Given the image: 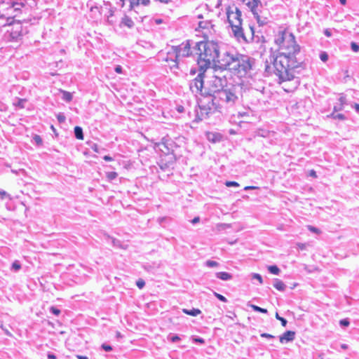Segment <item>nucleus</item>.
Segmentation results:
<instances>
[{
  "label": "nucleus",
  "mask_w": 359,
  "mask_h": 359,
  "mask_svg": "<svg viewBox=\"0 0 359 359\" xmlns=\"http://www.w3.org/2000/svg\"><path fill=\"white\" fill-rule=\"evenodd\" d=\"M191 45L189 40L183 41L177 46H172V50L168 53V55H174L175 61H177L180 57H189L192 54Z\"/></svg>",
  "instance_id": "obj_8"
},
{
  "label": "nucleus",
  "mask_w": 359,
  "mask_h": 359,
  "mask_svg": "<svg viewBox=\"0 0 359 359\" xmlns=\"http://www.w3.org/2000/svg\"><path fill=\"white\" fill-rule=\"evenodd\" d=\"M297 245L301 248V249H304L305 247H306V245L304 244V243H298Z\"/></svg>",
  "instance_id": "obj_51"
},
{
  "label": "nucleus",
  "mask_w": 359,
  "mask_h": 359,
  "mask_svg": "<svg viewBox=\"0 0 359 359\" xmlns=\"http://www.w3.org/2000/svg\"><path fill=\"white\" fill-rule=\"evenodd\" d=\"M252 188H253V187H245V189H252Z\"/></svg>",
  "instance_id": "obj_62"
},
{
  "label": "nucleus",
  "mask_w": 359,
  "mask_h": 359,
  "mask_svg": "<svg viewBox=\"0 0 359 359\" xmlns=\"http://www.w3.org/2000/svg\"><path fill=\"white\" fill-rule=\"evenodd\" d=\"M50 310L53 312V313H54L56 316H57L60 313V311L55 307H51Z\"/></svg>",
  "instance_id": "obj_38"
},
{
  "label": "nucleus",
  "mask_w": 359,
  "mask_h": 359,
  "mask_svg": "<svg viewBox=\"0 0 359 359\" xmlns=\"http://www.w3.org/2000/svg\"><path fill=\"white\" fill-rule=\"evenodd\" d=\"M206 264L210 267H215L218 266V263L215 261L208 260Z\"/></svg>",
  "instance_id": "obj_29"
},
{
  "label": "nucleus",
  "mask_w": 359,
  "mask_h": 359,
  "mask_svg": "<svg viewBox=\"0 0 359 359\" xmlns=\"http://www.w3.org/2000/svg\"><path fill=\"white\" fill-rule=\"evenodd\" d=\"M203 73H200L196 78H195L190 85V90L197 94L201 95V98H203L204 96H207L205 93L203 92Z\"/></svg>",
  "instance_id": "obj_10"
},
{
  "label": "nucleus",
  "mask_w": 359,
  "mask_h": 359,
  "mask_svg": "<svg viewBox=\"0 0 359 359\" xmlns=\"http://www.w3.org/2000/svg\"><path fill=\"white\" fill-rule=\"evenodd\" d=\"M63 93V99L67 102H70L72 100V95L67 91H62Z\"/></svg>",
  "instance_id": "obj_22"
},
{
  "label": "nucleus",
  "mask_w": 359,
  "mask_h": 359,
  "mask_svg": "<svg viewBox=\"0 0 359 359\" xmlns=\"http://www.w3.org/2000/svg\"><path fill=\"white\" fill-rule=\"evenodd\" d=\"M159 1L162 2V3H165V4H168V2H170L171 0H158Z\"/></svg>",
  "instance_id": "obj_56"
},
{
  "label": "nucleus",
  "mask_w": 359,
  "mask_h": 359,
  "mask_svg": "<svg viewBox=\"0 0 359 359\" xmlns=\"http://www.w3.org/2000/svg\"><path fill=\"white\" fill-rule=\"evenodd\" d=\"M103 158L106 161H111L113 160V158L109 156H104Z\"/></svg>",
  "instance_id": "obj_48"
},
{
  "label": "nucleus",
  "mask_w": 359,
  "mask_h": 359,
  "mask_svg": "<svg viewBox=\"0 0 359 359\" xmlns=\"http://www.w3.org/2000/svg\"><path fill=\"white\" fill-rule=\"evenodd\" d=\"M215 295L217 297V299H219L220 301L223 302H226L227 301L226 297H224L223 295L220 294L215 293Z\"/></svg>",
  "instance_id": "obj_34"
},
{
  "label": "nucleus",
  "mask_w": 359,
  "mask_h": 359,
  "mask_svg": "<svg viewBox=\"0 0 359 359\" xmlns=\"http://www.w3.org/2000/svg\"><path fill=\"white\" fill-rule=\"evenodd\" d=\"M102 348H103L104 351H111V350H112L111 346H109V345H107V344H102Z\"/></svg>",
  "instance_id": "obj_37"
},
{
  "label": "nucleus",
  "mask_w": 359,
  "mask_h": 359,
  "mask_svg": "<svg viewBox=\"0 0 359 359\" xmlns=\"http://www.w3.org/2000/svg\"><path fill=\"white\" fill-rule=\"evenodd\" d=\"M253 278L257 279L260 283H263V279H262V276L258 273H254Z\"/></svg>",
  "instance_id": "obj_36"
},
{
  "label": "nucleus",
  "mask_w": 359,
  "mask_h": 359,
  "mask_svg": "<svg viewBox=\"0 0 359 359\" xmlns=\"http://www.w3.org/2000/svg\"><path fill=\"white\" fill-rule=\"evenodd\" d=\"M309 175L314 178H316L317 177L316 172L313 170H311L309 171Z\"/></svg>",
  "instance_id": "obj_46"
},
{
  "label": "nucleus",
  "mask_w": 359,
  "mask_h": 359,
  "mask_svg": "<svg viewBox=\"0 0 359 359\" xmlns=\"http://www.w3.org/2000/svg\"><path fill=\"white\" fill-rule=\"evenodd\" d=\"M116 336H117V337H122V336L119 332H116Z\"/></svg>",
  "instance_id": "obj_59"
},
{
  "label": "nucleus",
  "mask_w": 359,
  "mask_h": 359,
  "mask_svg": "<svg viewBox=\"0 0 359 359\" xmlns=\"http://www.w3.org/2000/svg\"><path fill=\"white\" fill-rule=\"evenodd\" d=\"M251 308L255 311H258V312H260V313H267V310L266 309H263V308H261L258 306H256V305H251Z\"/></svg>",
  "instance_id": "obj_21"
},
{
  "label": "nucleus",
  "mask_w": 359,
  "mask_h": 359,
  "mask_svg": "<svg viewBox=\"0 0 359 359\" xmlns=\"http://www.w3.org/2000/svg\"><path fill=\"white\" fill-rule=\"evenodd\" d=\"M268 270L269 271L270 273L275 274V275H278L280 273V269L276 265H272V266H268Z\"/></svg>",
  "instance_id": "obj_20"
},
{
  "label": "nucleus",
  "mask_w": 359,
  "mask_h": 359,
  "mask_svg": "<svg viewBox=\"0 0 359 359\" xmlns=\"http://www.w3.org/2000/svg\"><path fill=\"white\" fill-rule=\"evenodd\" d=\"M320 58L323 62H326L328 60V55L326 52H322L320 54Z\"/></svg>",
  "instance_id": "obj_26"
},
{
  "label": "nucleus",
  "mask_w": 359,
  "mask_h": 359,
  "mask_svg": "<svg viewBox=\"0 0 359 359\" xmlns=\"http://www.w3.org/2000/svg\"><path fill=\"white\" fill-rule=\"evenodd\" d=\"M20 4L11 0L3 1L0 3V18H6L7 20L13 18V13L16 10L19 9Z\"/></svg>",
  "instance_id": "obj_9"
},
{
  "label": "nucleus",
  "mask_w": 359,
  "mask_h": 359,
  "mask_svg": "<svg viewBox=\"0 0 359 359\" xmlns=\"http://www.w3.org/2000/svg\"><path fill=\"white\" fill-rule=\"evenodd\" d=\"M122 23L128 27H132L133 26V20L128 16H125L124 18H123Z\"/></svg>",
  "instance_id": "obj_19"
},
{
  "label": "nucleus",
  "mask_w": 359,
  "mask_h": 359,
  "mask_svg": "<svg viewBox=\"0 0 359 359\" xmlns=\"http://www.w3.org/2000/svg\"><path fill=\"white\" fill-rule=\"evenodd\" d=\"M93 149L95 151V152H98V147L97 144H94L93 147Z\"/></svg>",
  "instance_id": "obj_52"
},
{
  "label": "nucleus",
  "mask_w": 359,
  "mask_h": 359,
  "mask_svg": "<svg viewBox=\"0 0 359 359\" xmlns=\"http://www.w3.org/2000/svg\"><path fill=\"white\" fill-rule=\"evenodd\" d=\"M34 139L38 145L42 144V139L39 135H36Z\"/></svg>",
  "instance_id": "obj_32"
},
{
  "label": "nucleus",
  "mask_w": 359,
  "mask_h": 359,
  "mask_svg": "<svg viewBox=\"0 0 359 359\" xmlns=\"http://www.w3.org/2000/svg\"><path fill=\"white\" fill-rule=\"evenodd\" d=\"M275 317H276V318L277 320H280V319L282 318V317H280V316H279V314H278V312H276V313Z\"/></svg>",
  "instance_id": "obj_54"
},
{
  "label": "nucleus",
  "mask_w": 359,
  "mask_h": 359,
  "mask_svg": "<svg viewBox=\"0 0 359 359\" xmlns=\"http://www.w3.org/2000/svg\"><path fill=\"white\" fill-rule=\"evenodd\" d=\"M196 73V69L190 70V74L191 75H194Z\"/></svg>",
  "instance_id": "obj_55"
},
{
  "label": "nucleus",
  "mask_w": 359,
  "mask_h": 359,
  "mask_svg": "<svg viewBox=\"0 0 359 359\" xmlns=\"http://www.w3.org/2000/svg\"><path fill=\"white\" fill-rule=\"evenodd\" d=\"M208 83L212 95L209 93L208 96L199 98L198 107L201 114L208 115L224 107L232 106L242 95L241 90L235 87L224 89L226 83L224 77L212 75Z\"/></svg>",
  "instance_id": "obj_2"
},
{
  "label": "nucleus",
  "mask_w": 359,
  "mask_h": 359,
  "mask_svg": "<svg viewBox=\"0 0 359 359\" xmlns=\"http://www.w3.org/2000/svg\"><path fill=\"white\" fill-rule=\"evenodd\" d=\"M339 324L342 326L347 327L349 325L350 323L347 319H342L339 321Z\"/></svg>",
  "instance_id": "obj_33"
},
{
  "label": "nucleus",
  "mask_w": 359,
  "mask_h": 359,
  "mask_svg": "<svg viewBox=\"0 0 359 359\" xmlns=\"http://www.w3.org/2000/svg\"><path fill=\"white\" fill-rule=\"evenodd\" d=\"M217 277L223 280H230L231 278V275L227 272H219L216 274Z\"/></svg>",
  "instance_id": "obj_17"
},
{
  "label": "nucleus",
  "mask_w": 359,
  "mask_h": 359,
  "mask_svg": "<svg viewBox=\"0 0 359 359\" xmlns=\"http://www.w3.org/2000/svg\"><path fill=\"white\" fill-rule=\"evenodd\" d=\"M196 46L200 51L198 64L201 69L205 71L211 66L215 67L220 56L218 43L213 40L208 39L198 42Z\"/></svg>",
  "instance_id": "obj_5"
},
{
  "label": "nucleus",
  "mask_w": 359,
  "mask_h": 359,
  "mask_svg": "<svg viewBox=\"0 0 359 359\" xmlns=\"http://www.w3.org/2000/svg\"><path fill=\"white\" fill-rule=\"evenodd\" d=\"M252 60L248 56L225 52L220 55L215 68L229 70L243 77L252 69Z\"/></svg>",
  "instance_id": "obj_3"
},
{
  "label": "nucleus",
  "mask_w": 359,
  "mask_h": 359,
  "mask_svg": "<svg viewBox=\"0 0 359 359\" xmlns=\"http://www.w3.org/2000/svg\"><path fill=\"white\" fill-rule=\"evenodd\" d=\"M243 2L250 9L259 22V8L262 7L261 1L259 0H243Z\"/></svg>",
  "instance_id": "obj_11"
},
{
  "label": "nucleus",
  "mask_w": 359,
  "mask_h": 359,
  "mask_svg": "<svg viewBox=\"0 0 359 359\" xmlns=\"http://www.w3.org/2000/svg\"><path fill=\"white\" fill-rule=\"evenodd\" d=\"M341 347L343 348V349H346L348 348V346L346 344H341Z\"/></svg>",
  "instance_id": "obj_57"
},
{
  "label": "nucleus",
  "mask_w": 359,
  "mask_h": 359,
  "mask_svg": "<svg viewBox=\"0 0 359 359\" xmlns=\"http://www.w3.org/2000/svg\"><path fill=\"white\" fill-rule=\"evenodd\" d=\"M6 198H8L10 200L12 199V198L10 196V194H8L6 191H0V200H4Z\"/></svg>",
  "instance_id": "obj_23"
},
{
  "label": "nucleus",
  "mask_w": 359,
  "mask_h": 359,
  "mask_svg": "<svg viewBox=\"0 0 359 359\" xmlns=\"http://www.w3.org/2000/svg\"><path fill=\"white\" fill-rule=\"evenodd\" d=\"M295 332L294 331H286L280 337V342L282 344L287 343L289 341H292L294 340L295 337Z\"/></svg>",
  "instance_id": "obj_13"
},
{
  "label": "nucleus",
  "mask_w": 359,
  "mask_h": 359,
  "mask_svg": "<svg viewBox=\"0 0 359 359\" xmlns=\"http://www.w3.org/2000/svg\"><path fill=\"white\" fill-rule=\"evenodd\" d=\"M12 267L15 271H18L20 269L21 265L17 261H15L13 263Z\"/></svg>",
  "instance_id": "obj_30"
},
{
  "label": "nucleus",
  "mask_w": 359,
  "mask_h": 359,
  "mask_svg": "<svg viewBox=\"0 0 359 359\" xmlns=\"http://www.w3.org/2000/svg\"><path fill=\"white\" fill-rule=\"evenodd\" d=\"M7 32L11 41H18L28 33L27 27L21 21H13L7 25Z\"/></svg>",
  "instance_id": "obj_7"
},
{
  "label": "nucleus",
  "mask_w": 359,
  "mask_h": 359,
  "mask_svg": "<svg viewBox=\"0 0 359 359\" xmlns=\"http://www.w3.org/2000/svg\"><path fill=\"white\" fill-rule=\"evenodd\" d=\"M339 1L342 5H345L346 3V0H339Z\"/></svg>",
  "instance_id": "obj_58"
},
{
  "label": "nucleus",
  "mask_w": 359,
  "mask_h": 359,
  "mask_svg": "<svg viewBox=\"0 0 359 359\" xmlns=\"http://www.w3.org/2000/svg\"><path fill=\"white\" fill-rule=\"evenodd\" d=\"M184 107H183V106H181V105H180V106H178V107H177V111L178 112H180V113L183 112V111H184Z\"/></svg>",
  "instance_id": "obj_47"
},
{
  "label": "nucleus",
  "mask_w": 359,
  "mask_h": 359,
  "mask_svg": "<svg viewBox=\"0 0 359 359\" xmlns=\"http://www.w3.org/2000/svg\"><path fill=\"white\" fill-rule=\"evenodd\" d=\"M76 358L78 359H88V358L87 356H85V355H76Z\"/></svg>",
  "instance_id": "obj_50"
},
{
  "label": "nucleus",
  "mask_w": 359,
  "mask_h": 359,
  "mask_svg": "<svg viewBox=\"0 0 359 359\" xmlns=\"http://www.w3.org/2000/svg\"><path fill=\"white\" fill-rule=\"evenodd\" d=\"M261 337H265V338H269V339L273 338V335H271L270 334H267V333H262V334H261Z\"/></svg>",
  "instance_id": "obj_39"
},
{
  "label": "nucleus",
  "mask_w": 359,
  "mask_h": 359,
  "mask_svg": "<svg viewBox=\"0 0 359 359\" xmlns=\"http://www.w3.org/2000/svg\"><path fill=\"white\" fill-rule=\"evenodd\" d=\"M170 339H171V341L172 342H175L177 341H180V337H178L177 335H175V336L172 337Z\"/></svg>",
  "instance_id": "obj_42"
},
{
  "label": "nucleus",
  "mask_w": 359,
  "mask_h": 359,
  "mask_svg": "<svg viewBox=\"0 0 359 359\" xmlns=\"http://www.w3.org/2000/svg\"><path fill=\"white\" fill-rule=\"evenodd\" d=\"M115 72L118 74H121L122 72V68L120 65L116 66L115 68Z\"/></svg>",
  "instance_id": "obj_44"
},
{
  "label": "nucleus",
  "mask_w": 359,
  "mask_h": 359,
  "mask_svg": "<svg viewBox=\"0 0 359 359\" xmlns=\"http://www.w3.org/2000/svg\"><path fill=\"white\" fill-rule=\"evenodd\" d=\"M273 286L276 289L279 291H283L285 288V285L283 281L279 279H276L274 282Z\"/></svg>",
  "instance_id": "obj_16"
},
{
  "label": "nucleus",
  "mask_w": 359,
  "mask_h": 359,
  "mask_svg": "<svg viewBox=\"0 0 359 359\" xmlns=\"http://www.w3.org/2000/svg\"><path fill=\"white\" fill-rule=\"evenodd\" d=\"M273 41L278 50L273 60V72L278 77L282 88L286 92H292L299 84L296 69L302 67V62L297 58L301 46L287 28L278 31L274 34Z\"/></svg>",
  "instance_id": "obj_1"
},
{
  "label": "nucleus",
  "mask_w": 359,
  "mask_h": 359,
  "mask_svg": "<svg viewBox=\"0 0 359 359\" xmlns=\"http://www.w3.org/2000/svg\"><path fill=\"white\" fill-rule=\"evenodd\" d=\"M354 108L358 112H359V104L355 103L354 104Z\"/></svg>",
  "instance_id": "obj_53"
},
{
  "label": "nucleus",
  "mask_w": 359,
  "mask_h": 359,
  "mask_svg": "<svg viewBox=\"0 0 359 359\" xmlns=\"http://www.w3.org/2000/svg\"><path fill=\"white\" fill-rule=\"evenodd\" d=\"M227 22L231 28L234 36L238 39L242 38L247 41V36L252 39L255 31L252 27L249 26L246 30L243 27V19L241 10L234 4L228 5L226 8Z\"/></svg>",
  "instance_id": "obj_4"
},
{
  "label": "nucleus",
  "mask_w": 359,
  "mask_h": 359,
  "mask_svg": "<svg viewBox=\"0 0 359 359\" xmlns=\"http://www.w3.org/2000/svg\"><path fill=\"white\" fill-rule=\"evenodd\" d=\"M207 136L208 140L212 142H219L222 138V136L219 134L217 133H208L207 134Z\"/></svg>",
  "instance_id": "obj_14"
},
{
  "label": "nucleus",
  "mask_w": 359,
  "mask_h": 359,
  "mask_svg": "<svg viewBox=\"0 0 359 359\" xmlns=\"http://www.w3.org/2000/svg\"><path fill=\"white\" fill-rule=\"evenodd\" d=\"M122 2V6H124L126 4H129V7L133 8V7L142 4L147 6L149 4V0H121Z\"/></svg>",
  "instance_id": "obj_12"
},
{
  "label": "nucleus",
  "mask_w": 359,
  "mask_h": 359,
  "mask_svg": "<svg viewBox=\"0 0 359 359\" xmlns=\"http://www.w3.org/2000/svg\"><path fill=\"white\" fill-rule=\"evenodd\" d=\"M57 118L60 123H63L65 121V116L62 114H57Z\"/></svg>",
  "instance_id": "obj_35"
},
{
  "label": "nucleus",
  "mask_w": 359,
  "mask_h": 359,
  "mask_svg": "<svg viewBox=\"0 0 359 359\" xmlns=\"http://www.w3.org/2000/svg\"><path fill=\"white\" fill-rule=\"evenodd\" d=\"M74 134L76 137V139L82 140H83V134L82 128L79 126H76L74 128Z\"/></svg>",
  "instance_id": "obj_18"
},
{
  "label": "nucleus",
  "mask_w": 359,
  "mask_h": 359,
  "mask_svg": "<svg viewBox=\"0 0 359 359\" xmlns=\"http://www.w3.org/2000/svg\"><path fill=\"white\" fill-rule=\"evenodd\" d=\"M156 23L159 24V23L162 22V20H161V19L156 20Z\"/></svg>",
  "instance_id": "obj_60"
},
{
  "label": "nucleus",
  "mask_w": 359,
  "mask_h": 359,
  "mask_svg": "<svg viewBox=\"0 0 359 359\" xmlns=\"http://www.w3.org/2000/svg\"><path fill=\"white\" fill-rule=\"evenodd\" d=\"M308 229H309L311 231H312V232H313V233H317V234H320V233H321V231H320L319 229H318V228H316V227H314V226H308Z\"/></svg>",
  "instance_id": "obj_28"
},
{
  "label": "nucleus",
  "mask_w": 359,
  "mask_h": 359,
  "mask_svg": "<svg viewBox=\"0 0 359 359\" xmlns=\"http://www.w3.org/2000/svg\"><path fill=\"white\" fill-rule=\"evenodd\" d=\"M319 357H320V359H323V355H319Z\"/></svg>",
  "instance_id": "obj_64"
},
{
  "label": "nucleus",
  "mask_w": 359,
  "mask_h": 359,
  "mask_svg": "<svg viewBox=\"0 0 359 359\" xmlns=\"http://www.w3.org/2000/svg\"><path fill=\"white\" fill-rule=\"evenodd\" d=\"M195 342L203 344L205 342L204 339L202 338H194L193 339Z\"/></svg>",
  "instance_id": "obj_40"
},
{
  "label": "nucleus",
  "mask_w": 359,
  "mask_h": 359,
  "mask_svg": "<svg viewBox=\"0 0 359 359\" xmlns=\"http://www.w3.org/2000/svg\"><path fill=\"white\" fill-rule=\"evenodd\" d=\"M117 173L116 172H109L107 174V177L109 180H112L117 177Z\"/></svg>",
  "instance_id": "obj_24"
},
{
  "label": "nucleus",
  "mask_w": 359,
  "mask_h": 359,
  "mask_svg": "<svg viewBox=\"0 0 359 359\" xmlns=\"http://www.w3.org/2000/svg\"><path fill=\"white\" fill-rule=\"evenodd\" d=\"M338 116L339 118H344V116L342 114H339Z\"/></svg>",
  "instance_id": "obj_61"
},
{
  "label": "nucleus",
  "mask_w": 359,
  "mask_h": 359,
  "mask_svg": "<svg viewBox=\"0 0 359 359\" xmlns=\"http://www.w3.org/2000/svg\"><path fill=\"white\" fill-rule=\"evenodd\" d=\"M280 323H281L282 326H283V327H285V326H286V325H287V320H286L284 318H283V317H282V318L280 319Z\"/></svg>",
  "instance_id": "obj_43"
},
{
  "label": "nucleus",
  "mask_w": 359,
  "mask_h": 359,
  "mask_svg": "<svg viewBox=\"0 0 359 359\" xmlns=\"http://www.w3.org/2000/svg\"><path fill=\"white\" fill-rule=\"evenodd\" d=\"M199 18L201 20L198 22V26L196 31L203 37L204 40L212 39L216 32L215 25L207 17L199 15Z\"/></svg>",
  "instance_id": "obj_6"
},
{
  "label": "nucleus",
  "mask_w": 359,
  "mask_h": 359,
  "mask_svg": "<svg viewBox=\"0 0 359 359\" xmlns=\"http://www.w3.org/2000/svg\"><path fill=\"white\" fill-rule=\"evenodd\" d=\"M48 358L49 359H56V356L54 354L49 353L48 354Z\"/></svg>",
  "instance_id": "obj_49"
},
{
  "label": "nucleus",
  "mask_w": 359,
  "mask_h": 359,
  "mask_svg": "<svg viewBox=\"0 0 359 359\" xmlns=\"http://www.w3.org/2000/svg\"><path fill=\"white\" fill-rule=\"evenodd\" d=\"M324 34H325V36H327V37H330V36H331V35H332V33H331L330 30V29H326L324 31Z\"/></svg>",
  "instance_id": "obj_45"
},
{
  "label": "nucleus",
  "mask_w": 359,
  "mask_h": 359,
  "mask_svg": "<svg viewBox=\"0 0 359 359\" xmlns=\"http://www.w3.org/2000/svg\"><path fill=\"white\" fill-rule=\"evenodd\" d=\"M269 68H270V67H269V65H266V70H269Z\"/></svg>",
  "instance_id": "obj_63"
},
{
  "label": "nucleus",
  "mask_w": 359,
  "mask_h": 359,
  "mask_svg": "<svg viewBox=\"0 0 359 359\" xmlns=\"http://www.w3.org/2000/svg\"><path fill=\"white\" fill-rule=\"evenodd\" d=\"M226 187H238V184L236 182L227 181L225 183Z\"/></svg>",
  "instance_id": "obj_31"
},
{
  "label": "nucleus",
  "mask_w": 359,
  "mask_h": 359,
  "mask_svg": "<svg viewBox=\"0 0 359 359\" xmlns=\"http://www.w3.org/2000/svg\"><path fill=\"white\" fill-rule=\"evenodd\" d=\"M136 285L140 289H142L145 285V282L143 279L139 278L136 282Z\"/></svg>",
  "instance_id": "obj_25"
},
{
  "label": "nucleus",
  "mask_w": 359,
  "mask_h": 359,
  "mask_svg": "<svg viewBox=\"0 0 359 359\" xmlns=\"http://www.w3.org/2000/svg\"><path fill=\"white\" fill-rule=\"evenodd\" d=\"M351 47L353 52L357 53L359 51V46L355 42H351Z\"/></svg>",
  "instance_id": "obj_27"
},
{
  "label": "nucleus",
  "mask_w": 359,
  "mask_h": 359,
  "mask_svg": "<svg viewBox=\"0 0 359 359\" xmlns=\"http://www.w3.org/2000/svg\"><path fill=\"white\" fill-rule=\"evenodd\" d=\"M182 311L185 314L189 315L191 316H196L197 315H198L201 313V310H199L198 309H193L191 310L184 309H182Z\"/></svg>",
  "instance_id": "obj_15"
},
{
  "label": "nucleus",
  "mask_w": 359,
  "mask_h": 359,
  "mask_svg": "<svg viewBox=\"0 0 359 359\" xmlns=\"http://www.w3.org/2000/svg\"><path fill=\"white\" fill-rule=\"evenodd\" d=\"M200 222V217H199L198 216L195 217L191 220V223H192L193 224H196V223H198V222Z\"/></svg>",
  "instance_id": "obj_41"
}]
</instances>
